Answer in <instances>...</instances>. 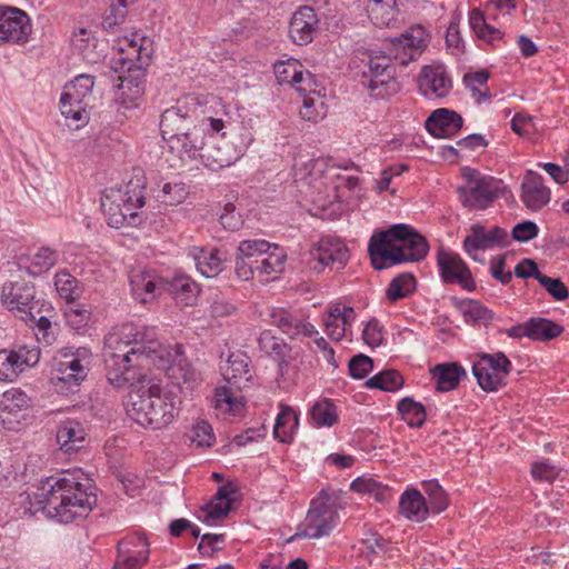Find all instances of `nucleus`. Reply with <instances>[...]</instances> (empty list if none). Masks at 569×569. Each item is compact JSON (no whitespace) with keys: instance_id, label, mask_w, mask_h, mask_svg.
Instances as JSON below:
<instances>
[{"instance_id":"052dcab7","label":"nucleus","mask_w":569,"mask_h":569,"mask_svg":"<svg viewBox=\"0 0 569 569\" xmlns=\"http://www.w3.org/2000/svg\"><path fill=\"white\" fill-rule=\"evenodd\" d=\"M214 433L209 422L201 420L192 428L191 441L199 447H211L214 442Z\"/></svg>"},{"instance_id":"603ef678","label":"nucleus","mask_w":569,"mask_h":569,"mask_svg":"<svg viewBox=\"0 0 569 569\" xmlns=\"http://www.w3.org/2000/svg\"><path fill=\"white\" fill-rule=\"evenodd\" d=\"M422 488L428 496L429 510L440 513L448 507V496L437 480L425 481Z\"/></svg>"},{"instance_id":"6e6552de","label":"nucleus","mask_w":569,"mask_h":569,"mask_svg":"<svg viewBox=\"0 0 569 569\" xmlns=\"http://www.w3.org/2000/svg\"><path fill=\"white\" fill-rule=\"evenodd\" d=\"M336 501L337 496L335 493L322 489L319 496L311 500L303 523L298 527L295 535L287 539V542L302 538L319 539L329 536L338 517Z\"/></svg>"},{"instance_id":"f03ea898","label":"nucleus","mask_w":569,"mask_h":569,"mask_svg":"<svg viewBox=\"0 0 569 569\" xmlns=\"http://www.w3.org/2000/svg\"><path fill=\"white\" fill-rule=\"evenodd\" d=\"M161 342L156 329L141 323H123L106 340V377L110 385L122 388L134 380L133 367L158 353Z\"/></svg>"},{"instance_id":"a19ab883","label":"nucleus","mask_w":569,"mask_h":569,"mask_svg":"<svg viewBox=\"0 0 569 569\" xmlns=\"http://www.w3.org/2000/svg\"><path fill=\"white\" fill-rule=\"evenodd\" d=\"M398 412L402 420L410 428H420L427 419V411L422 403L415 401L410 397L402 398L397 406Z\"/></svg>"},{"instance_id":"e2e57ef3","label":"nucleus","mask_w":569,"mask_h":569,"mask_svg":"<svg viewBox=\"0 0 569 569\" xmlns=\"http://www.w3.org/2000/svg\"><path fill=\"white\" fill-rule=\"evenodd\" d=\"M538 233V226L533 221L525 220L513 226L511 230V239L518 242H528L535 239Z\"/></svg>"},{"instance_id":"ddd939ff","label":"nucleus","mask_w":569,"mask_h":569,"mask_svg":"<svg viewBox=\"0 0 569 569\" xmlns=\"http://www.w3.org/2000/svg\"><path fill=\"white\" fill-rule=\"evenodd\" d=\"M349 260V250L345 242L335 237H323L309 251V268L320 273L327 267L342 269Z\"/></svg>"},{"instance_id":"bf43d9fd","label":"nucleus","mask_w":569,"mask_h":569,"mask_svg":"<svg viewBox=\"0 0 569 569\" xmlns=\"http://www.w3.org/2000/svg\"><path fill=\"white\" fill-rule=\"evenodd\" d=\"M349 373L355 379H363L373 369V361L370 357L359 353L349 360Z\"/></svg>"},{"instance_id":"423d86ee","label":"nucleus","mask_w":569,"mask_h":569,"mask_svg":"<svg viewBox=\"0 0 569 569\" xmlns=\"http://www.w3.org/2000/svg\"><path fill=\"white\" fill-rule=\"evenodd\" d=\"M180 399L160 385L151 383L131 395L127 409L132 420L146 429L160 430L168 427L179 412Z\"/></svg>"},{"instance_id":"f8f14e48","label":"nucleus","mask_w":569,"mask_h":569,"mask_svg":"<svg viewBox=\"0 0 569 569\" xmlns=\"http://www.w3.org/2000/svg\"><path fill=\"white\" fill-rule=\"evenodd\" d=\"M511 369L512 363L503 352L483 353L472 365V373L479 387L487 392L497 391L505 386Z\"/></svg>"},{"instance_id":"c03bdc74","label":"nucleus","mask_w":569,"mask_h":569,"mask_svg":"<svg viewBox=\"0 0 569 569\" xmlns=\"http://www.w3.org/2000/svg\"><path fill=\"white\" fill-rule=\"evenodd\" d=\"M287 254L277 244H271L269 251L262 252V258L258 261V274L270 276L272 273H280L284 268Z\"/></svg>"},{"instance_id":"c9c22d12","label":"nucleus","mask_w":569,"mask_h":569,"mask_svg":"<svg viewBox=\"0 0 569 569\" xmlns=\"http://www.w3.org/2000/svg\"><path fill=\"white\" fill-rule=\"evenodd\" d=\"M469 24L478 39L485 41L491 47L496 46V42L502 40L503 32L489 24L485 17V13L480 9L471 10L469 14Z\"/></svg>"},{"instance_id":"4468645a","label":"nucleus","mask_w":569,"mask_h":569,"mask_svg":"<svg viewBox=\"0 0 569 569\" xmlns=\"http://www.w3.org/2000/svg\"><path fill=\"white\" fill-rule=\"evenodd\" d=\"M40 360V349L36 346H17L12 349H0V381L13 382L30 367Z\"/></svg>"},{"instance_id":"69168bd1","label":"nucleus","mask_w":569,"mask_h":569,"mask_svg":"<svg viewBox=\"0 0 569 569\" xmlns=\"http://www.w3.org/2000/svg\"><path fill=\"white\" fill-rule=\"evenodd\" d=\"M220 223L226 230H239L243 223L241 216L236 213L233 203L228 202L223 207V212L220 214Z\"/></svg>"},{"instance_id":"e433bc0d","label":"nucleus","mask_w":569,"mask_h":569,"mask_svg":"<svg viewBox=\"0 0 569 569\" xmlns=\"http://www.w3.org/2000/svg\"><path fill=\"white\" fill-rule=\"evenodd\" d=\"M163 291L173 296L174 299L190 305L197 297L199 289L194 281L187 276H176L171 280L164 279Z\"/></svg>"},{"instance_id":"338daca9","label":"nucleus","mask_w":569,"mask_h":569,"mask_svg":"<svg viewBox=\"0 0 569 569\" xmlns=\"http://www.w3.org/2000/svg\"><path fill=\"white\" fill-rule=\"evenodd\" d=\"M64 316L68 325L79 330L88 325L91 313L84 308L70 307L64 311Z\"/></svg>"},{"instance_id":"7ed1b4c3","label":"nucleus","mask_w":569,"mask_h":569,"mask_svg":"<svg viewBox=\"0 0 569 569\" xmlns=\"http://www.w3.org/2000/svg\"><path fill=\"white\" fill-rule=\"evenodd\" d=\"M97 489L81 470H63L41 482L37 493L39 508L50 518L69 523L84 518L97 505Z\"/></svg>"},{"instance_id":"39448f33","label":"nucleus","mask_w":569,"mask_h":569,"mask_svg":"<svg viewBox=\"0 0 569 569\" xmlns=\"http://www.w3.org/2000/svg\"><path fill=\"white\" fill-rule=\"evenodd\" d=\"M429 251L427 239L413 227L396 223L375 232L368 243V253L376 270L406 262H419Z\"/></svg>"},{"instance_id":"c85d7f7f","label":"nucleus","mask_w":569,"mask_h":569,"mask_svg":"<svg viewBox=\"0 0 569 569\" xmlns=\"http://www.w3.org/2000/svg\"><path fill=\"white\" fill-rule=\"evenodd\" d=\"M356 319V312L352 307L337 305L330 308L325 319L326 332L330 339L340 341L351 329Z\"/></svg>"},{"instance_id":"13d9d810","label":"nucleus","mask_w":569,"mask_h":569,"mask_svg":"<svg viewBox=\"0 0 569 569\" xmlns=\"http://www.w3.org/2000/svg\"><path fill=\"white\" fill-rule=\"evenodd\" d=\"M28 323L36 325V337L39 342L50 346L56 341V333L47 316L36 313V320Z\"/></svg>"},{"instance_id":"b1692460","label":"nucleus","mask_w":569,"mask_h":569,"mask_svg":"<svg viewBox=\"0 0 569 569\" xmlns=\"http://www.w3.org/2000/svg\"><path fill=\"white\" fill-rule=\"evenodd\" d=\"M419 88L426 98L441 99L449 94L452 82L442 67L426 66L422 69Z\"/></svg>"},{"instance_id":"09e8293b","label":"nucleus","mask_w":569,"mask_h":569,"mask_svg":"<svg viewBox=\"0 0 569 569\" xmlns=\"http://www.w3.org/2000/svg\"><path fill=\"white\" fill-rule=\"evenodd\" d=\"M54 286L59 296L67 302H73L80 296L78 280L67 271L56 273Z\"/></svg>"},{"instance_id":"1a4fd4ad","label":"nucleus","mask_w":569,"mask_h":569,"mask_svg":"<svg viewBox=\"0 0 569 569\" xmlns=\"http://www.w3.org/2000/svg\"><path fill=\"white\" fill-rule=\"evenodd\" d=\"M36 287L23 279L7 281L1 289L0 301L2 306L24 322L34 321L36 313H41L46 307L44 301L36 299Z\"/></svg>"},{"instance_id":"c756f323","label":"nucleus","mask_w":569,"mask_h":569,"mask_svg":"<svg viewBox=\"0 0 569 569\" xmlns=\"http://www.w3.org/2000/svg\"><path fill=\"white\" fill-rule=\"evenodd\" d=\"M58 252L49 247H41L33 254H20L17 258L19 269H24L36 277L49 271L58 261Z\"/></svg>"},{"instance_id":"a211bd4d","label":"nucleus","mask_w":569,"mask_h":569,"mask_svg":"<svg viewBox=\"0 0 569 569\" xmlns=\"http://www.w3.org/2000/svg\"><path fill=\"white\" fill-rule=\"evenodd\" d=\"M213 134L209 136V141L204 140V146L199 149L197 159L199 158L207 168L216 171L231 166L240 157V153L223 140L224 133L220 139Z\"/></svg>"},{"instance_id":"4d7b16f0","label":"nucleus","mask_w":569,"mask_h":569,"mask_svg":"<svg viewBox=\"0 0 569 569\" xmlns=\"http://www.w3.org/2000/svg\"><path fill=\"white\" fill-rule=\"evenodd\" d=\"M93 84L94 80L92 76L80 74L64 87V91L62 93L72 94L73 92V94H79L82 101H86V99L91 94Z\"/></svg>"},{"instance_id":"0e129e2a","label":"nucleus","mask_w":569,"mask_h":569,"mask_svg":"<svg viewBox=\"0 0 569 569\" xmlns=\"http://www.w3.org/2000/svg\"><path fill=\"white\" fill-rule=\"evenodd\" d=\"M362 339L366 345L375 348L379 347L383 341V328L377 319H371L367 322L363 331Z\"/></svg>"},{"instance_id":"3c124183","label":"nucleus","mask_w":569,"mask_h":569,"mask_svg":"<svg viewBox=\"0 0 569 569\" xmlns=\"http://www.w3.org/2000/svg\"><path fill=\"white\" fill-rule=\"evenodd\" d=\"M350 489L356 492L372 495L377 501L382 503L390 498L389 489L373 479L357 478L351 482Z\"/></svg>"},{"instance_id":"5fc2aeb1","label":"nucleus","mask_w":569,"mask_h":569,"mask_svg":"<svg viewBox=\"0 0 569 569\" xmlns=\"http://www.w3.org/2000/svg\"><path fill=\"white\" fill-rule=\"evenodd\" d=\"M462 313L466 322L472 325H487L493 319V312L477 300L467 301Z\"/></svg>"},{"instance_id":"49530a36","label":"nucleus","mask_w":569,"mask_h":569,"mask_svg":"<svg viewBox=\"0 0 569 569\" xmlns=\"http://www.w3.org/2000/svg\"><path fill=\"white\" fill-rule=\"evenodd\" d=\"M310 415L318 427H331L338 421L337 408L329 399L317 401L312 406Z\"/></svg>"},{"instance_id":"79ce46f5","label":"nucleus","mask_w":569,"mask_h":569,"mask_svg":"<svg viewBox=\"0 0 569 569\" xmlns=\"http://www.w3.org/2000/svg\"><path fill=\"white\" fill-rule=\"evenodd\" d=\"M170 372L177 385L187 389L194 388L201 380L200 372L187 359L176 361L170 367Z\"/></svg>"},{"instance_id":"f704fd0d","label":"nucleus","mask_w":569,"mask_h":569,"mask_svg":"<svg viewBox=\"0 0 569 569\" xmlns=\"http://www.w3.org/2000/svg\"><path fill=\"white\" fill-rule=\"evenodd\" d=\"M258 343L262 352L278 362L279 370L282 372L283 368L288 366L287 358L291 351L290 346L283 339L276 337L270 330L260 333Z\"/></svg>"},{"instance_id":"7c9ffc66","label":"nucleus","mask_w":569,"mask_h":569,"mask_svg":"<svg viewBox=\"0 0 569 569\" xmlns=\"http://www.w3.org/2000/svg\"><path fill=\"white\" fill-rule=\"evenodd\" d=\"M133 540L144 548L148 546L147 539L141 536L122 539L118 543V556L112 569H140L148 561V549L130 552L129 547L134 545Z\"/></svg>"},{"instance_id":"6e6d98bb","label":"nucleus","mask_w":569,"mask_h":569,"mask_svg":"<svg viewBox=\"0 0 569 569\" xmlns=\"http://www.w3.org/2000/svg\"><path fill=\"white\" fill-rule=\"evenodd\" d=\"M127 8L118 6L117 2L111 1L109 9L102 17L101 27L107 32H116L118 28L124 22L127 16Z\"/></svg>"},{"instance_id":"864d4df0","label":"nucleus","mask_w":569,"mask_h":569,"mask_svg":"<svg viewBox=\"0 0 569 569\" xmlns=\"http://www.w3.org/2000/svg\"><path fill=\"white\" fill-rule=\"evenodd\" d=\"M188 193L184 183L167 182L163 184L162 189L158 191L156 199L164 206H177L186 200Z\"/></svg>"},{"instance_id":"a878e982","label":"nucleus","mask_w":569,"mask_h":569,"mask_svg":"<svg viewBox=\"0 0 569 569\" xmlns=\"http://www.w3.org/2000/svg\"><path fill=\"white\" fill-rule=\"evenodd\" d=\"M521 191L522 202L532 211L540 210L550 201V190L537 172L528 171L521 183Z\"/></svg>"},{"instance_id":"9b49d317","label":"nucleus","mask_w":569,"mask_h":569,"mask_svg":"<svg viewBox=\"0 0 569 569\" xmlns=\"http://www.w3.org/2000/svg\"><path fill=\"white\" fill-rule=\"evenodd\" d=\"M136 62L132 58L122 57L111 59V68L116 72H124L120 74L118 84L117 101L126 109L138 107V100L144 92V73L140 67L133 69Z\"/></svg>"},{"instance_id":"cd10ccee","label":"nucleus","mask_w":569,"mask_h":569,"mask_svg":"<svg viewBox=\"0 0 569 569\" xmlns=\"http://www.w3.org/2000/svg\"><path fill=\"white\" fill-rule=\"evenodd\" d=\"M198 271L207 277L213 278L224 269L227 254L218 248L207 249L203 247H193L190 250Z\"/></svg>"},{"instance_id":"4c0bfd02","label":"nucleus","mask_w":569,"mask_h":569,"mask_svg":"<svg viewBox=\"0 0 569 569\" xmlns=\"http://www.w3.org/2000/svg\"><path fill=\"white\" fill-rule=\"evenodd\" d=\"M298 416L290 406L280 405V412L276 418L273 426V436L282 443L292 441L295 430L298 428Z\"/></svg>"},{"instance_id":"6ab92c4d","label":"nucleus","mask_w":569,"mask_h":569,"mask_svg":"<svg viewBox=\"0 0 569 569\" xmlns=\"http://www.w3.org/2000/svg\"><path fill=\"white\" fill-rule=\"evenodd\" d=\"M31 33L29 17L17 8L0 7V43H20Z\"/></svg>"},{"instance_id":"393cba45","label":"nucleus","mask_w":569,"mask_h":569,"mask_svg":"<svg viewBox=\"0 0 569 569\" xmlns=\"http://www.w3.org/2000/svg\"><path fill=\"white\" fill-rule=\"evenodd\" d=\"M164 278L151 271H137L130 276L131 292L136 300L146 305L163 292Z\"/></svg>"},{"instance_id":"9d476101","label":"nucleus","mask_w":569,"mask_h":569,"mask_svg":"<svg viewBox=\"0 0 569 569\" xmlns=\"http://www.w3.org/2000/svg\"><path fill=\"white\" fill-rule=\"evenodd\" d=\"M144 176L142 170L138 169L133 179H131L124 189H110L101 201L102 210L107 217L110 227L120 229L124 227V216L121 212V201H129L131 193L138 204H144Z\"/></svg>"},{"instance_id":"dca6fc26","label":"nucleus","mask_w":569,"mask_h":569,"mask_svg":"<svg viewBox=\"0 0 569 569\" xmlns=\"http://www.w3.org/2000/svg\"><path fill=\"white\" fill-rule=\"evenodd\" d=\"M510 244V236L506 229L493 226L486 229L480 223H473L470 227L469 234L463 240V249L473 259L478 260L473 254L477 250H489L495 247H508Z\"/></svg>"},{"instance_id":"ea45409f","label":"nucleus","mask_w":569,"mask_h":569,"mask_svg":"<svg viewBox=\"0 0 569 569\" xmlns=\"http://www.w3.org/2000/svg\"><path fill=\"white\" fill-rule=\"evenodd\" d=\"M529 339L533 341H550L559 337L565 328L547 318H530L528 319Z\"/></svg>"},{"instance_id":"4be33fe9","label":"nucleus","mask_w":569,"mask_h":569,"mask_svg":"<svg viewBox=\"0 0 569 569\" xmlns=\"http://www.w3.org/2000/svg\"><path fill=\"white\" fill-rule=\"evenodd\" d=\"M462 126V117L447 108L433 110L425 122L426 130L436 138H451L460 131Z\"/></svg>"},{"instance_id":"412c9836","label":"nucleus","mask_w":569,"mask_h":569,"mask_svg":"<svg viewBox=\"0 0 569 569\" xmlns=\"http://www.w3.org/2000/svg\"><path fill=\"white\" fill-rule=\"evenodd\" d=\"M319 19L311 7H300L289 23V36L298 46L308 44L318 30Z\"/></svg>"},{"instance_id":"58836bf2","label":"nucleus","mask_w":569,"mask_h":569,"mask_svg":"<svg viewBox=\"0 0 569 569\" xmlns=\"http://www.w3.org/2000/svg\"><path fill=\"white\" fill-rule=\"evenodd\" d=\"M87 101H82L79 94L62 93L60 97V111L66 120L74 122V128H79L87 121L86 108Z\"/></svg>"},{"instance_id":"774afa93","label":"nucleus","mask_w":569,"mask_h":569,"mask_svg":"<svg viewBox=\"0 0 569 569\" xmlns=\"http://www.w3.org/2000/svg\"><path fill=\"white\" fill-rule=\"evenodd\" d=\"M517 278L528 279L535 278L539 282V278H542V273L539 271L537 263L529 258L522 259L513 270Z\"/></svg>"},{"instance_id":"bb28decb","label":"nucleus","mask_w":569,"mask_h":569,"mask_svg":"<svg viewBox=\"0 0 569 569\" xmlns=\"http://www.w3.org/2000/svg\"><path fill=\"white\" fill-rule=\"evenodd\" d=\"M60 449L71 455L83 448L87 443V432L81 422L67 419L59 423L56 435Z\"/></svg>"},{"instance_id":"20e7f679","label":"nucleus","mask_w":569,"mask_h":569,"mask_svg":"<svg viewBox=\"0 0 569 569\" xmlns=\"http://www.w3.org/2000/svg\"><path fill=\"white\" fill-rule=\"evenodd\" d=\"M427 46V33L423 27H411L399 37L390 38L385 41V49L380 56L369 57L368 69L362 72L361 83L371 96L376 98H386L397 93L400 90V83L396 79V70L391 60L399 61L401 66H407L416 60Z\"/></svg>"},{"instance_id":"aec40b11","label":"nucleus","mask_w":569,"mask_h":569,"mask_svg":"<svg viewBox=\"0 0 569 569\" xmlns=\"http://www.w3.org/2000/svg\"><path fill=\"white\" fill-rule=\"evenodd\" d=\"M30 398L19 389H11L2 395L0 401V421L4 428L14 430L27 417Z\"/></svg>"},{"instance_id":"37998d69","label":"nucleus","mask_w":569,"mask_h":569,"mask_svg":"<svg viewBox=\"0 0 569 569\" xmlns=\"http://www.w3.org/2000/svg\"><path fill=\"white\" fill-rule=\"evenodd\" d=\"M416 278L409 272H403L395 277L389 283L386 296L389 301L396 302L405 299L416 290Z\"/></svg>"},{"instance_id":"f3484780","label":"nucleus","mask_w":569,"mask_h":569,"mask_svg":"<svg viewBox=\"0 0 569 569\" xmlns=\"http://www.w3.org/2000/svg\"><path fill=\"white\" fill-rule=\"evenodd\" d=\"M271 243L266 240H243L237 248L234 260V272L243 281L251 279L258 273L259 260L262 252L269 251Z\"/></svg>"},{"instance_id":"a18cd8bd","label":"nucleus","mask_w":569,"mask_h":569,"mask_svg":"<svg viewBox=\"0 0 569 569\" xmlns=\"http://www.w3.org/2000/svg\"><path fill=\"white\" fill-rule=\"evenodd\" d=\"M366 386L370 389L393 392L403 386V378L397 370H385L369 378Z\"/></svg>"},{"instance_id":"0eeeda50","label":"nucleus","mask_w":569,"mask_h":569,"mask_svg":"<svg viewBox=\"0 0 569 569\" xmlns=\"http://www.w3.org/2000/svg\"><path fill=\"white\" fill-rule=\"evenodd\" d=\"M463 184L457 187L461 204L470 210H486L500 197L510 193L501 179L483 174L470 167L461 169Z\"/></svg>"},{"instance_id":"72a5a7b5","label":"nucleus","mask_w":569,"mask_h":569,"mask_svg":"<svg viewBox=\"0 0 569 569\" xmlns=\"http://www.w3.org/2000/svg\"><path fill=\"white\" fill-rule=\"evenodd\" d=\"M399 510L407 519L417 522L423 521L429 513V507L425 497L416 489L406 490L401 495Z\"/></svg>"},{"instance_id":"5701e85b","label":"nucleus","mask_w":569,"mask_h":569,"mask_svg":"<svg viewBox=\"0 0 569 569\" xmlns=\"http://www.w3.org/2000/svg\"><path fill=\"white\" fill-rule=\"evenodd\" d=\"M270 322L291 339L301 335L306 337L318 336V331L310 322H305L297 313L283 308L271 310Z\"/></svg>"},{"instance_id":"8fccbe9b","label":"nucleus","mask_w":569,"mask_h":569,"mask_svg":"<svg viewBox=\"0 0 569 569\" xmlns=\"http://www.w3.org/2000/svg\"><path fill=\"white\" fill-rule=\"evenodd\" d=\"M223 378L231 383V380L241 379L249 373V358L241 352L231 353L227 366L222 368Z\"/></svg>"},{"instance_id":"680f3d73","label":"nucleus","mask_w":569,"mask_h":569,"mask_svg":"<svg viewBox=\"0 0 569 569\" xmlns=\"http://www.w3.org/2000/svg\"><path fill=\"white\" fill-rule=\"evenodd\" d=\"M539 283L556 300L562 301L569 297V290L559 278H550L546 274L539 278Z\"/></svg>"},{"instance_id":"f257e3e1","label":"nucleus","mask_w":569,"mask_h":569,"mask_svg":"<svg viewBox=\"0 0 569 569\" xmlns=\"http://www.w3.org/2000/svg\"><path fill=\"white\" fill-rule=\"evenodd\" d=\"M221 119L207 114V98L187 96L161 114L160 131L171 152L182 160H194L204 146L206 131L219 133Z\"/></svg>"},{"instance_id":"2eb2a0df","label":"nucleus","mask_w":569,"mask_h":569,"mask_svg":"<svg viewBox=\"0 0 569 569\" xmlns=\"http://www.w3.org/2000/svg\"><path fill=\"white\" fill-rule=\"evenodd\" d=\"M437 264L443 283H457L469 292L476 289L472 273L459 254L441 247L437 252Z\"/></svg>"},{"instance_id":"de8ad7c7","label":"nucleus","mask_w":569,"mask_h":569,"mask_svg":"<svg viewBox=\"0 0 569 569\" xmlns=\"http://www.w3.org/2000/svg\"><path fill=\"white\" fill-rule=\"evenodd\" d=\"M214 408L239 415L243 409V403L234 396L231 386L218 387L213 397Z\"/></svg>"},{"instance_id":"473e14b6","label":"nucleus","mask_w":569,"mask_h":569,"mask_svg":"<svg viewBox=\"0 0 569 569\" xmlns=\"http://www.w3.org/2000/svg\"><path fill=\"white\" fill-rule=\"evenodd\" d=\"M430 375L436 381V389L440 392L456 389L460 380L467 377L466 370L457 362L436 365L430 369Z\"/></svg>"},{"instance_id":"2f4dec72","label":"nucleus","mask_w":569,"mask_h":569,"mask_svg":"<svg viewBox=\"0 0 569 569\" xmlns=\"http://www.w3.org/2000/svg\"><path fill=\"white\" fill-rule=\"evenodd\" d=\"M274 74L279 83H289L300 92H307V87L299 86L300 82H312L313 76L303 71L302 64L296 60L281 61L274 64Z\"/></svg>"}]
</instances>
